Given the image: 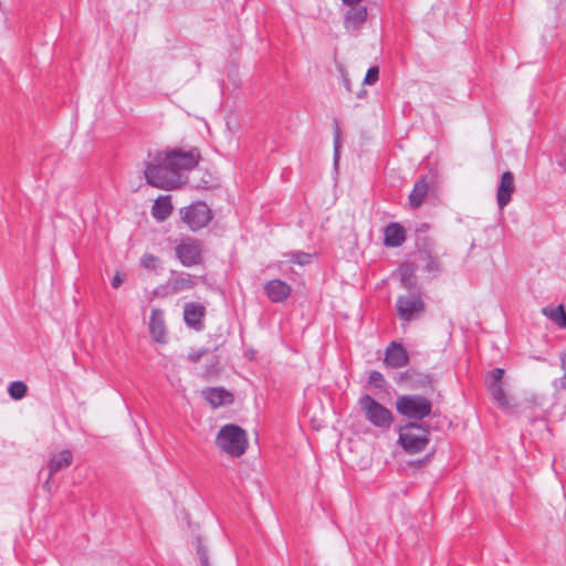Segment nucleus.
<instances>
[{
    "label": "nucleus",
    "mask_w": 566,
    "mask_h": 566,
    "mask_svg": "<svg viewBox=\"0 0 566 566\" xmlns=\"http://www.w3.org/2000/svg\"><path fill=\"white\" fill-rule=\"evenodd\" d=\"M399 272L401 275V284L406 289H412L416 284L415 279V269L410 264H402L399 266Z\"/></svg>",
    "instance_id": "23"
},
{
    "label": "nucleus",
    "mask_w": 566,
    "mask_h": 566,
    "mask_svg": "<svg viewBox=\"0 0 566 566\" xmlns=\"http://www.w3.org/2000/svg\"><path fill=\"white\" fill-rule=\"evenodd\" d=\"M342 81H343V84L345 86V88L350 92L352 91V87H350V81L348 78V75L345 71H342Z\"/></svg>",
    "instance_id": "37"
},
{
    "label": "nucleus",
    "mask_w": 566,
    "mask_h": 566,
    "mask_svg": "<svg viewBox=\"0 0 566 566\" xmlns=\"http://www.w3.org/2000/svg\"><path fill=\"white\" fill-rule=\"evenodd\" d=\"M402 379L413 388H426L432 384L430 375L420 374L415 370L406 371Z\"/></svg>",
    "instance_id": "21"
},
{
    "label": "nucleus",
    "mask_w": 566,
    "mask_h": 566,
    "mask_svg": "<svg viewBox=\"0 0 566 566\" xmlns=\"http://www.w3.org/2000/svg\"><path fill=\"white\" fill-rule=\"evenodd\" d=\"M542 313L553 322H555L558 326L559 323L564 319L565 316V310L564 306L560 304L556 307L546 306L543 307Z\"/></svg>",
    "instance_id": "24"
},
{
    "label": "nucleus",
    "mask_w": 566,
    "mask_h": 566,
    "mask_svg": "<svg viewBox=\"0 0 566 566\" xmlns=\"http://www.w3.org/2000/svg\"><path fill=\"white\" fill-rule=\"evenodd\" d=\"M358 406L364 413L365 419L374 427L387 430L394 422L392 412L370 395L365 394L358 399Z\"/></svg>",
    "instance_id": "4"
},
{
    "label": "nucleus",
    "mask_w": 566,
    "mask_h": 566,
    "mask_svg": "<svg viewBox=\"0 0 566 566\" xmlns=\"http://www.w3.org/2000/svg\"><path fill=\"white\" fill-rule=\"evenodd\" d=\"M140 264L147 270H156L159 265V259L150 253H145L140 259Z\"/></svg>",
    "instance_id": "28"
},
{
    "label": "nucleus",
    "mask_w": 566,
    "mask_h": 566,
    "mask_svg": "<svg viewBox=\"0 0 566 566\" xmlns=\"http://www.w3.org/2000/svg\"><path fill=\"white\" fill-rule=\"evenodd\" d=\"M73 454L70 450H62L57 454H54L48 463L49 478L56 472L69 468L72 464Z\"/></svg>",
    "instance_id": "19"
},
{
    "label": "nucleus",
    "mask_w": 566,
    "mask_h": 566,
    "mask_svg": "<svg viewBox=\"0 0 566 566\" xmlns=\"http://www.w3.org/2000/svg\"><path fill=\"white\" fill-rule=\"evenodd\" d=\"M490 392L493 397V399L499 403L501 407H507L509 401L505 395V391L503 389L502 384H495V385H489Z\"/></svg>",
    "instance_id": "26"
},
{
    "label": "nucleus",
    "mask_w": 566,
    "mask_h": 566,
    "mask_svg": "<svg viewBox=\"0 0 566 566\" xmlns=\"http://www.w3.org/2000/svg\"><path fill=\"white\" fill-rule=\"evenodd\" d=\"M515 190L514 176L511 171H505L501 176L500 185L497 187L496 201L500 209L509 205L512 193Z\"/></svg>",
    "instance_id": "14"
},
{
    "label": "nucleus",
    "mask_w": 566,
    "mask_h": 566,
    "mask_svg": "<svg viewBox=\"0 0 566 566\" xmlns=\"http://www.w3.org/2000/svg\"><path fill=\"white\" fill-rule=\"evenodd\" d=\"M182 221L190 230L197 231L205 228L211 220V210L205 202H195L180 210Z\"/></svg>",
    "instance_id": "6"
},
{
    "label": "nucleus",
    "mask_w": 566,
    "mask_h": 566,
    "mask_svg": "<svg viewBox=\"0 0 566 566\" xmlns=\"http://www.w3.org/2000/svg\"><path fill=\"white\" fill-rule=\"evenodd\" d=\"M164 155L167 158L168 166L174 167L176 174L181 170L193 169L200 160V153L197 148L189 150L174 149Z\"/></svg>",
    "instance_id": "8"
},
{
    "label": "nucleus",
    "mask_w": 566,
    "mask_h": 566,
    "mask_svg": "<svg viewBox=\"0 0 566 566\" xmlns=\"http://www.w3.org/2000/svg\"><path fill=\"white\" fill-rule=\"evenodd\" d=\"M291 286L279 279L271 280L264 284V293L273 303L284 302L291 295Z\"/></svg>",
    "instance_id": "12"
},
{
    "label": "nucleus",
    "mask_w": 566,
    "mask_h": 566,
    "mask_svg": "<svg viewBox=\"0 0 566 566\" xmlns=\"http://www.w3.org/2000/svg\"><path fill=\"white\" fill-rule=\"evenodd\" d=\"M430 429L423 422H408L399 428L398 442L402 449L410 453L423 451L430 439Z\"/></svg>",
    "instance_id": "2"
},
{
    "label": "nucleus",
    "mask_w": 566,
    "mask_h": 566,
    "mask_svg": "<svg viewBox=\"0 0 566 566\" xmlns=\"http://www.w3.org/2000/svg\"><path fill=\"white\" fill-rule=\"evenodd\" d=\"M368 382L369 385H371L373 387L377 388V389H380L384 387L385 385V378L382 376L381 373L377 371V370H373L370 374H369V377H368Z\"/></svg>",
    "instance_id": "30"
},
{
    "label": "nucleus",
    "mask_w": 566,
    "mask_h": 566,
    "mask_svg": "<svg viewBox=\"0 0 566 566\" xmlns=\"http://www.w3.org/2000/svg\"><path fill=\"white\" fill-rule=\"evenodd\" d=\"M27 385L20 380L12 381L8 387V394L14 400L22 399L27 395Z\"/></svg>",
    "instance_id": "25"
},
{
    "label": "nucleus",
    "mask_w": 566,
    "mask_h": 566,
    "mask_svg": "<svg viewBox=\"0 0 566 566\" xmlns=\"http://www.w3.org/2000/svg\"><path fill=\"white\" fill-rule=\"evenodd\" d=\"M397 411L405 418L418 422L432 411V402L421 395H402L396 400Z\"/></svg>",
    "instance_id": "5"
},
{
    "label": "nucleus",
    "mask_w": 566,
    "mask_h": 566,
    "mask_svg": "<svg viewBox=\"0 0 566 566\" xmlns=\"http://www.w3.org/2000/svg\"><path fill=\"white\" fill-rule=\"evenodd\" d=\"M339 148H340V129L338 124L335 123L334 127V164L337 165L339 159Z\"/></svg>",
    "instance_id": "31"
},
{
    "label": "nucleus",
    "mask_w": 566,
    "mask_h": 566,
    "mask_svg": "<svg viewBox=\"0 0 566 566\" xmlns=\"http://www.w3.org/2000/svg\"><path fill=\"white\" fill-rule=\"evenodd\" d=\"M208 353V349L201 348L196 352L189 353L188 359L192 363H198L203 355Z\"/></svg>",
    "instance_id": "35"
},
{
    "label": "nucleus",
    "mask_w": 566,
    "mask_h": 566,
    "mask_svg": "<svg viewBox=\"0 0 566 566\" xmlns=\"http://www.w3.org/2000/svg\"><path fill=\"white\" fill-rule=\"evenodd\" d=\"M171 290L175 293L191 290L196 282L192 280V276L188 273H179L176 277H174L170 282Z\"/></svg>",
    "instance_id": "22"
},
{
    "label": "nucleus",
    "mask_w": 566,
    "mask_h": 566,
    "mask_svg": "<svg viewBox=\"0 0 566 566\" xmlns=\"http://www.w3.org/2000/svg\"><path fill=\"white\" fill-rule=\"evenodd\" d=\"M123 282H124V275L120 273H116L113 277L112 286L114 289H118Z\"/></svg>",
    "instance_id": "36"
},
{
    "label": "nucleus",
    "mask_w": 566,
    "mask_h": 566,
    "mask_svg": "<svg viewBox=\"0 0 566 566\" xmlns=\"http://www.w3.org/2000/svg\"><path fill=\"white\" fill-rule=\"evenodd\" d=\"M397 315L401 321L410 322L424 312V302L419 294L400 295L396 302Z\"/></svg>",
    "instance_id": "7"
},
{
    "label": "nucleus",
    "mask_w": 566,
    "mask_h": 566,
    "mask_svg": "<svg viewBox=\"0 0 566 566\" xmlns=\"http://www.w3.org/2000/svg\"><path fill=\"white\" fill-rule=\"evenodd\" d=\"M560 360H562V364L564 365V364H565V360H566V354H563V355L560 356Z\"/></svg>",
    "instance_id": "41"
},
{
    "label": "nucleus",
    "mask_w": 566,
    "mask_h": 566,
    "mask_svg": "<svg viewBox=\"0 0 566 566\" xmlns=\"http://www.w3.org/2000/svg\"><path fill=\"white\" fill-rule=\"evenodd\" d=\"M216 443L229 455L240 457L248 448V438L241 427L237 424H226L219 430Z\"/></svg>",
    "instance_id": "3"
},
{
    "label": "nucleus",
    "mask_w": 566,
    "mask_h": 566,
    "mask_svg": "<svg viewBox=\"0 0 566 566\" xmlns=\"http://www.w3.org/2000/svg\"><path fill=\"white\" fill-rule=\"evenodd\" d=\"M562 165H563L564 170H565V172H566V161H565L564 164H562Z\"/></svg>",
    "instance_id": "42"
},
{
    "label": "nucleus",
    "mask_w": 566,
    "mask_h": 566,
    "mask_svg": "<svg viewBox=\"0 0 566 566\" xmlns=\"http://www.w3.org/2000/svg\"><path fill=\"white\" fill-rule=\"evenodd\" d=\"M206 308L198 303H187L184 308V319L187 326L201 331L203 328L202 318Z\"/></svg>",
    "instance_id": "15"
},
{
    "label": "nucleus",
    "mask_w": 566,
    "mask_h": 566,
    "mask_svg": "<svg viewBox=\"0 0 566 566\" xmlns=\"http://www.w3.org/2000/svg\"><path fill=\"white\" fill-rule=\"evenodd\" d=\"M195 543H196V549H197V554L199 556L201 566H209L208 551L202 543V538L200 536H198L196 538Z\"/></svg>",
    "instance_id": "27"
},
{
    "label": "nucleus",
    "mask_w": 566,
    "mask_h": 566,
    "mask_svg": "<svg viewBox=\"0 0 566 566\" xmlns=\"http://www.w3.org/2000/svg\"><path fill=\"white\" fill-rule=\"evenodd\" d=\"M172 212L170 196H159L151 208L153 217L158 221L166 220Z\"/></svg>",
    "instance_id": "20"
},
{
    "label": "nucleus",
    "mask_w": 566,
    "mask_h": 566,
    "mask_svg": "<svg viewBox=\"0 0 566 566\" xmlns=\"http://www.w3.org/2000/svg\"><path fill=\"white\" fill-rule=\"evenodd\" d=\"M344 4L346 6H354L358 2H360L361 0H342Z\"/></svg>",
    "instance_id": "38"
},
{
    "label": "nucleus",
    "mask_w": 566,
    "mask_h": 566,
    "mask_svg": "<svg viewBox=\"0 0 566 566\" xmlns=\"http://www.w3.org/2000/svg\"><path fill=\"white\" fill-rule=\"evenodd\" d=\"M406 240V231L402 226L391 222L385 228L384 243L386 247H400Z\"/></svg>",
    "instance_id": "18"
},
{
    "label": "nucleus",
    "mask_w": 566,
    "mask_h": 566,
    "mask_svg": "<svg viewBox=\"0 0 566 566\" xmlns=\"http://www.w3.org/2000/svg\"><path fill=\"white\" fill-rule=\"evenodd\" d=\"M365 94V91L364 90H360L358 93H357V97L361 98Z\"/></svg>",
    "instance_id": "40"
},
{
    "label": "nucleus",
    "mask_w": 566,
    "mask_h": 566,
    "mask_svg": "<svg viewBox=\"0 0 566 566\" xmlns=\"http://www.w3.org/2000/svg\"><path fill=\"white\" fill-rule=\"evenodd\" d=\"M367 20V8L364 6H350L344 19V27L348 31L358 30Z\"/></svg>",
    "instance_id": "17"
},
{
    "label": "nucleus",
    "mask_w": 566,
    "mask_h": 566,
    "mask_svg": "<svg viewBox=\"0 0 566 566\" xmlns=\"http://www.w3.org/2000/svg\"><path fill=\"white\" fill-rule=\"evenodd\" d=\"M176 258L184 266L190 268L201 263L202 249L196 239L187 238L175 248Z\"/></svg>",
    "instance_id": "9"
},
{
    "label": "nucleus",
    "mask_w": 566,
    "mask_h": 566,
    "mask_svg": "<svg viewBox=\"0 0 566 566\" xmlns=\"http://www.w3.org/2000/svg\"><path fill=\"white\" fill-rule=\"evenodd\" d=\"M146 182L153 187L174 190L180 187V175L176 174L174 167L168 166L164 154H156L154 161L146 165L144 170Z\"/></svg>",
    "instance_id": "1"
},
{
    "label": "nucleus",
    "mask_w": 566,
    "mask_h": 566,
    "mask_svg": "<svg viewBox=\"0 0 566 566\" xmlns=\"http://www.w3.org/2000/svg\"><path fill=\"white\" fill-rule=\"evenodd\" d=\"M433 184V175L421 177L415 182L413 189L409 195V205L411 208L417 209L422 206Z\"/></svg>",
    "instance_id": "10"
},
{
    "label": "nucleus",
    "mask_w": 566,
    "mask_h": 566,
    "mask_svg": "<svg viewBox=\"0 0 566 566\" xmlns=\"http://www.w3.org/2000/svg\"><path fill=\"white\" fill-rule=\"evenodd\" d=\"M149 333L155 342L166 344L168 340L164 311L154 308L149 318Z\"/></svg>",
    "instance_id": "11"
},
{
    "label": "nucleus",
    "mask_w": 566,
    "mask_h": 566,
    "mask_svg": "<svg viewBox=\"0 0 566 566\" xmlns=\"http://www.w3.org/2000/svg\"><path fill=\"white\" fill-rule=\"evenodd\" d=\"M559 327H562V328L566 327V314L564 316V319L559 323Z\"/></svg>",
    "instance_id": "39"
},
{
    "label": "nucleus",
    "mask_w": 566,
    "mask_h": 566,
    "mask_svg": "<svg viewBox=\"0 0 566 566\" xmlns=\"http://www.w3.org/2000/svg\"><path fill=\"white\" fill-rule=\"evenodd\" d=\"M311 260H312V254L302 252V251L291 253V259H290L291 262L298 264V265H306L311 262Z\"/></svg>",
    "instance_id": "29"
},
{
    "label": "nucleus",
    "mask_w": 566,
    "mask_h": 566,
    "mask_svg": "<svg viewBox=\"0 0 566 566\" xmlns=\"http://www.w3.org/2000/svg\"><path fill=\"white\" fill-rule=\"evenodd\" d=\"M503 374H504V369H502V368H494L489 374L488 384L489 385L501 384Z\"/></svg>",
    "instance_id": "33"
},
{
    "label": "nucleus",
    "mask_w": 566,
    "mask_h": 566,
    "mask_svg": "<svg viewBox=\"0 0 566 566\" xmlns=\"http://www.w3.org/2000/svg\"><path fill=\"white\" fill-rule=\"evenodd\" d=\"M424 260H426L424 270L427 272L432 273V272L439 271V263L433 256L427 255Z\"/></svg>",
    "instance_id": "34"
},
{
    "label": "nucleus",
    "mask_w": 566,
    "mask_h": 566,
    "mask_svg": "<svg viewBox=\"0 0 566 566\" xmlns=\"http://www.w3.org/2000/svg\"><path fill=\"white\" fill-rule=\"evenodd\" d=\"M201 394L207 402L214 409L233 402V395L222 387H209L203 389Z\"/></svg>",
    "instance_id": "13"
},
{
    "label": "nucleus",
    "mask_w": 566,
    "mask_h": 566,
    "mask_svg": "<svg viewBox=\"0 0 566 566\" xmlns=\"http://www.w3.org/2000/svg\"><path fill=\"white\" fill-rule=\"evenodd\" d=\"M379 78V69L377 66H371L368 69L365 78L364 84L373 85L375 84Z\"/></svg>",
    "instance_id": "32"
},
{
    "label": "nucleus",
    "mask_w": 566,
    "mask_h": 566,
    "mask_svg": "<svg viewBox=\"0 0 566 566\" xmlns=\"http://www.w3.org/2000/svg\"><path fill=\"white\" fill-rule=\"evenodd\" d=\"M409 356L402 345L392 342L386 349L385 363L392 367L399 368L408 364Z\"/></svg>",
    "instance_id": "16"
}]
</instances>
